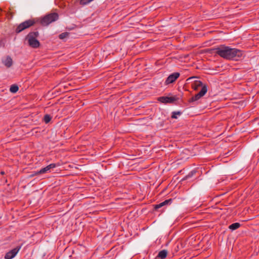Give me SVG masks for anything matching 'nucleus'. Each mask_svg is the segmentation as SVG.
<instances>
[{
	"instance_id": "1",
	"label": "nucleus",
	"mask_w": 259,
	"mask_h": 259,
	"mask_svg": "<svg viewBox=\"0 0 259 259\" xmlns=\"http://www.w3.org/2000/svg\"><path fill=\"white\" fill-rule=\"evenodd\" d=\"M214 50L217 54L226 59L237 60L243 55L241 50L225 46H221Z\"/></svg>"
},
{
	"instance_id": "2",
	"label": "nucleus",
	"mask_w": 259,
	"mask_h": 259,
	"mask_svg": "<svg viewBox=\"0 0 259 259\" xmlns=\"http://www.w3.org/2000/svg\"><path fill=\"white\" fill-rule=\"evenodd\" d=\"M38 35V32H31L29 33L26 39L28 41L29 45L33 48H37L40 46L39 41L37 39V37Z\"/></svg>"
},
{
	"instance_id": "3",
	"label": "nucleus",
	"mask_w": 259,
	"mask_h": 259,
	"mask_svg": "<svg viewBox=\"0 0 259 259\" xmlns=\"http://www.w3.org/2000/svg\"><path fill=\"white\" fill-rule=\"evenodd\" d=\"M58 18V15L56 13L49 14L41 19V24L43 26H47L53 22L55 21Z\"/></svg>"
},
{
	"instance_id": "4",
	"label": "nucleus",
	"mask_w": 259,
	"mask_h": 259,
	"mask_svg": "<svg viewBox=\"0 0 259 259\" xmlns=\"http://www.w3.org/2000/svg\"><path fill=\"white\" fill-rule=\"evenodd\" d=\"M34 24V21L32 20H28L21 23L17 28L16 32L19 33L22 30L32 26Z\"/></svg>"
},
{
	"instance_id": "5",
	"label": "nucleus",
	"mask_w": 259,
	"mask_h": 259,
	"mask_svg": "<svg viewBox=\"0 0 259 259\" xmlns=\"http://www.w3.org/2000/svg\"><path fill=\"white\" fill-rule=\"evenodd\" d=\"M207 88L206 85L203 86L200 92L193 97L190 100V102H194L198 100L200 98L203 96L207 92Z\"/></svg>"
},
{
	"instance_id": "6",
	"label": "nucleus",
	"mask_w": 259,
	"mask_h": 259,
	"mask_svg": "<svg viewBox=\"0 0 259 259\" xmlns=\"http://www.w3.org/2000/svg\"><path fill=\"white\" fill-rule=\"evenodd\" d=\"M176 100L175 97H160L158 98V101L163 103H171Z\"/></svg>"
},
{
	"instance_id": "7",
	"label": "nucleus",
	"mask_w": 259,
	"mask_h": 259,
	"mask_svg": "<svg viewBox=\"0 0 259 259\" xmlns=\"http://www.w3.org/2000/svg\"><path fill=\"white\" fill-rule=\"evenodd\" d=\"M180 76V73L178 72H175L168 76L167 78L165 83L169 84L174 82Z\"/></svg>"
},
{
	"instance_id": "8",
	"label": "nucleus",
	"mask_w": 259,
	"mask_h": 259,
	"mask_svg": "<svg viewBox=\"0 0 259 259\" xmlns=\"http://www.w3.org/2000/svg\"><path fill=\"white\" fill-rule=\"evenodd\" d=\"M19 250V248H14L11 251L7 252L5 256V258L6 259H12L13 258L16 254L18 253V251Z\"/></svg>"
},
{
	"instance_id": "9",
	"label": "nucleus",
	"mask_w": 259,
	"mask_h": 259,
	"mask_svg": "<svg viewBox=\"0 0 259 259\" xmlns=\"http://www.w3.org/2000/svg\"><path fill=\"white\" fill-rule=\"evenodd\" d=\"M55 167V164H51L47 166L46 167H45L43 168H41L40 170L36 172L35 173V175H38V174L45 173L46 172L49 171L52 168H54Z\"/></svg>"
},
{
	"instance_id": "10",
	"label": "nucleus",
	"mask_w": 259,
	"mask_h": 259,
	"mask_svg": "<svg viewBox=\"0 0 259 259\" xmlns=\"http://www.w3.org/2000/svg\"><path fill=\"white\" fill-rule=\"evenodd\" d=\"M3 63L7 67L9 68L12 65L13 60L10 57L7 56L4 60H3Z\"/></svg>"
},
{
	"instance_id": "11",
	"label": "nucleus",
	"mask_w": 259,
	"mask_h": 259,
	"mask_svg": "<svg viewBox=\"0 0 259 259\" xmlns=\"http://www.w3.org/2000/svg\"><path fill=\"white\" fill-rule=\"evenodd\" d=\"M202 82L200 80H195L194 82L192 84V88L194 90H198L199 87L204 86Z\"/></svg>"
},
{
	"instance_id": "12",
	"label": "nucleus",
	"mask_w": 259,
	"mask_h": 259,
	"mask_svg": "<svg viewBox=\"0 0 259 259\" xmlns=\"http://www.w3.org/2000/svg\"><path fill=\"white\" fill-rule=\"evenodd\" d=\"M171 201V199L165 200L164 201L159 203V204L155 205V209L159 208L164 205H167Z\"/></svg>"
},
{
	"instance_id": "13",
	"label": "nucleus",
	"mask_w": 259,
	"mask_h": 259,
	"mask_svg": "<svg viewBox=\"0 0 259 259\" xmlns=\"http://www.w3.org/2000/svg\"><path fill=\"white\" fill-rule=\"evenodd\" d=\"M167 254V251L166 250H162L159 252L157 257L163 259L166 257Z\"/></svg>"
},
{
	"instance_id": "14",
	"label": "nucleus",
	"mask_w": 259,
	"mask_h": 259,
	"mask_svg": "<svg viewBox=\"0 0 259 259\" xmlns=\"http://www.w3.org/2000/svg\"><path fill=\"white\" fill-rule=\"evenodd\" d=\"M240 227V224L239 223H235L230 225L229 228L232 231H234Z\"/></svg>"
},
{
	"instance_id": "15",
	"label": "nucleus",
	"mask_w": 259,
	"mask_h": 259,
	"mask_svg": "<svg viewBox=\"0 0 259 259\" xmlns=\"http://www.w3.org/2000/svg\"><path fill=\"white\" fill-rule=\"evenodd\" d=\"M18 87L17 85L13 84L10 87V91L11 93H15L18 91Z\"/></svg>"
},
{
	"instance_id": "16",
	"label": "nucleus",
	"mask_w": 259,
	"mask_h": 259,
	"mask_svg": "<svg viewBox=\"0 0 259 259\" xmlns=\"http://www.w3.org/2000/svg\"><path fill=\"white\" fill-rule=\"evenodd\" d=\"M52 119V117L49 114H46L44 117V121L46 123H49Z\"/></svg>"
},
{
	"instance_id": "17",
	"label": "nucleus",
	"mask_w": 259,
	"mask_h": 259,
	"mask_svg": "<svg viewBox=\"0 0 259 259\" xmlns=\"http://www.w3.org/2000/svg\"><path fill=\"white\" fill-rule=\"evenodd\" d=\"M181 113L179 111L177 112H172V115L171 116V117L173 118H177L178 116H180L181 115Z\"/></svg>"
},
{
	"instance_id": "18",
	"label": "nucleus",
	"mask_w": 259,
	"mask_h": 259,
	"mask_svg": "<svg viewBox=\"0 0 259 259\" xmlns=\"http://www.w3.org/2000/svg\"><path fill=\"white\" fill-rule=\"evenodd\" d=\"M59 38L60 39H64L65 38V33H62L59 35Z\"/></svg>"
},
{
	"instance_id": "19",
	"label": "nucleus",
	"mask_w": 259,
	"mask_h": 259,
	"mask_svg": "<svg viewBox=\"0 0 259 259\" xmlns=\"http://www.w3.org/2000/svg\"><path fill=\"white\" fill-rule=\"evenodd\" d=\"M67 93V94H66L65 97H68V98H70L71 96L70 95H69V93L68 91H66V93Z\"/></svg>"
},
{
	"instance_id": "20",
	"label": "nucleus",
	"mask_w": 259,
	"mask_h": 259,
	"mask_svg": "<svg viewBox=\"0 0 259 259\" xmlns=\"http://www.w3.org/2000/svg\"><path fill=\"white\" fill-rule=\"evenodd\" d=\"M68 167H70V168H71L72 167V166L71 165V164H69L68 166H67Z\"/></svg>"
},
{
	"instance_id": "21",
	"label": "nucleus",
	"mask_w": 259,
	"mask_h": 259,
	"mask_svg": "<svg viewBox=\"0 0 259 259\" xmlns=\"http://www.w3.org/2000/svg\"><path fill=\"white\" fill-rule=\"evenodd\" d=\"M67 35H68V33L66 32V34H65L66 38H67Z\"/></svg>"
},
{
	"instance_id": "22",
	"label": "nucleus",
	"mask_w": 259,
	"mask_h": 259,
	"mask_svg": "<svg viewBox=\"0 0 259 259\" xmlns=\"http://www.w3.org/2000/svg\"><path fill=\"white\" fill-rule=\"evenodd\" d=\"M1 174H2V175H3V174H4V172L3 171H2V172H1Z\"/></svg>"
},
{
	"instance_id": "23",
	"label": "nucleus",
	"mask_w": 259,
	"mask_h": 259,
	"mask_svg": "<svg viewBox=\"0 0 259 259\" xmlns=\"http://www.w3.org/2000/svg\"><path fill=\"white\" fill-rule=\"evenodd\" d=\"M193 78V77H192V78ZM191 79V78H189V79Z\"/></svg>"
}]
</instances>
